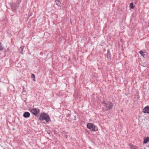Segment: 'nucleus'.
I'll use <instances>...</instances> for the list:
<instances>
[{"instance_id": "nucleus-1", "label": "nucleus", "mask_w": 149, "mask_h": 149, "mask_svg": "<svg viewBox=\"0 0 149 149\" xmlns=\"http://www.w3.org/2000/svg\"><path fill=\"white\" fill-rule=\"evenodd\" d=\"M39 119L40 120H45L46 122H48L50 120V117L48 115L42 113L41 114Z\"/></svg>"}, {"instance_id": "nucleus-2", "label": "nucleus", "mask_w": 149, "mask_h": 149, "mask_svg": "<svg viewBox=\"0 0 149 149\" xmlns=\"http://www.w3.org/2000/svg\"><path fill=\"white\" fill-rule=\"evenodd\" d=\"M87 127L92 131H94L98 130L97 127L91 123H88L87 125Z\"/></svg>"}, {"instance_id": "nucleus-3", "label": "nucleus", "mask_w": 149, "mask_h": 149, "mask_svg": "<svg viewBox=\"0 0 149 149\" xmlns=\"http://www.w3.org/2000/svg\"><path fill=\"white\" fill-rule=\"evenodd\" d=\"M104 103L107 110L110 109L112 108L113 104L111 102L107 101L104 102Z\"/></svg>"}, {"instance_id": "nucleus-4", "label": "nucleus", "mask_w": 149, "mask_h": 149, "mask_svg": "<svg viewBox=\"0 0 149 149\" xmlns=\"http://www.w3.org/2000/svg\"><path fill=\"white\" fill-rule=\"evenodd\" d=\"M31 112L35 116H38L40 113V110L38 109L34 108L32 109Z\"/></svg>"}, {"instance_id": "nucleus-5", "label": "nucleus", "mask_w": 149, "mask_h": 149, "mask_svg": "<svg viewBox=\"0 0 149 149\" xmlns=\"http://www.w3.org/2000/svg\"><path fill=\"white\" fill-rule=\"evenodd\" d=\"M143 113H149V107L146 106L143 109Z\"/></svg>"}, {"instance_id": "nucleus-6", "label": "nucleus", "mask_w": 149, "mask_h": 149, "mask_svg": "<svg viewBox=\"0 0 149 149\" xmlns=\"http://www.w3.org/2000/svg\"><path fill=\"white\" fill-rule=\"evenodd\" d=\"M30 116V113L27 112H25L23 115L24 117L26 118L29 117Z\"/></svg>"}, {"instance_id": "nucleus-7", "label": "nucleus", "mask_w": 149, "mask_h": 149, "mask_svg": "<svg viewBox=\"0 0 149 149\" xmlns=\"http://www.w3.org/2000/svg\"><path fill=\"white\" fill-rule=\"evenodd\" d=\"M129 146L131 149H138V148L135 146L132 145V144H129Z\"/></svg>"}, {"instance_id": "nucleus-8", "label": "nucleus", "mask_w": 149, "mask_h": 149, "mask_svg": "<svg viewBox=\"0 0 149 149\" xmlns=\"http://www.w3.org/2000/svg\"><path fill=\"white\" fill-rule=\"evenodd\" d=\"M55 1L56 2V4L58 6H60L61 4L60 0H55Z\"/></svg>"}, {"instance_id": "nucleus-9", "label": "nucleus", "mask_w": 149, "mask_h": 149, "mask_svg": "<svg viewBox=\"0 0 149 149\" xmlns=\"http://www.w3.org/2000/svg\"><path fill=\"white\" fill-rule=\"evenodd\" d=\"M149 140V138H144V140L143 141V143H146Z\"/></svg>"}, {"instance_id": "nucleus-10", "label": "nucleus", "mask_w": 149, "mask_h": 149, "mask_svg": "<svg viewBox=\"0 0 149 149\" xmlns=\"http://www.w3.org/2000/svg\"><path fill=\"white\" fill-rule=\"evenodd\" d=\"M31 77L33 79V81H36V80L35 79V75L33 74H32L31 75Z\"/></svg>"}, {"instance_id": "nucleus-11", "label": "nucleus", "mask_w": 149, "mask_h": 149, "mask_svg": "<svg viewBox=\"0 0 149 149\" xmlns=\"http://www.w3.org/2000/svg\"><path fill=\"white\" fill-rule=\"evenodd\" d=\"M130 8L132 9H134V6H133V3H131L130 4Z\"/></svg>"}, {"instance_id": "nucleus-12", "label": "nucleus", "mask_w": 149, "mask_h": 149, "mask_svg": "<svg viewBox=\"0 0 149 149\" xmlns=\"http://www.w3.org/2000/svg\"><path fill=\"white\" fill-rule=\"evenodd\" d=\"M3 49V47L2 45L0 43V50H1Z\"/></svg>"}, {"instance_id": "nucleus-13", "label": "nucleus", "mask_w": 149, "mask_h": 149, "mask_svg": "<svg viewBox=\"0 0 149 149\" xmlns=\"http://www.w3.org/2000/svg\"><path fill=\"white\" fill-rule=\"evenodd\" d=\"M140 54L142 56H144V54L143 53V52L142 51H141L139 52Z\"/></svg>"}]
</instances>
